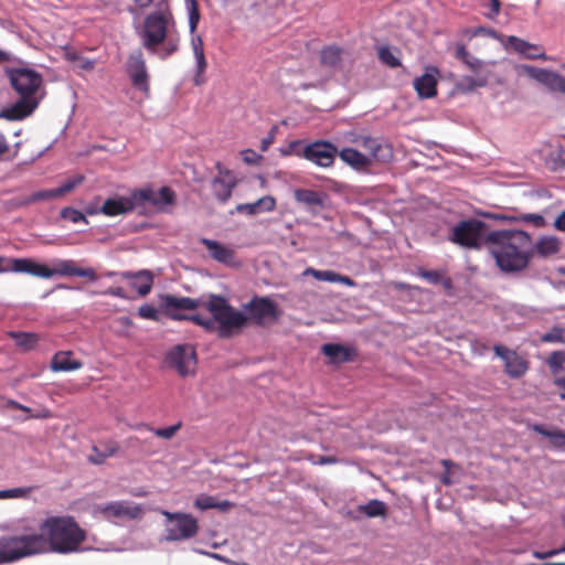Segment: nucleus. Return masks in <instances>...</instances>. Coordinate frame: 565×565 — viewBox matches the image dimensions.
<instances>
[{
    "label": "nucleus",
    "instance_id": "nucleus-1",
    "mask_svg": "<svg viewBox=\"0 0 565 565\" xmlns=\"http://www.w3.org/2000/svg\"><path fill=\"white\" fill-rule=\"evenodd\" d=\"M86 539V530L74 516H49L40 524V533L1 540L0 564L47 552L62 555L78 553Z\"/></svg>",
    "mask_w": 565,
    "mask_h": 565
},
{
    "label": "nucleus",
    "instance_id": "nucleus-2",
    "mask_svg": "<svg viewBox=\"0 0 565 565\" xmlns=\"http://www.w3.org/2000/svg\"><path fill=\"white\" fill-rule=\"evenodd\" d=\"M174 29L173 15L168 4L162 1L158 3V10L146 15L136 33L143 49L166 60L179 51L180 36Z\"/></svg>",
    "mask_w": 565,
    "mask_h": 565
},
{
    "label": "nucleus",
    "instance_id": "nucleus-3",
    "mask_svg": "<svg viewBox=\"0 0 565 565\" xmlns=\"http://www.w3.org/2000/svg\"><path fill=\"white\" fill-rule=\"evenodd\" d=\"M488 249L505 273L522 271L534 255L532 238L524 231H492L488 236Z\"/></svg>",
    "mask_w": 565,
    "mask_h": 565
},
{
    "label": "nucleus",
    "instance_id": "nucleus-4",
    "mask_svg": "<svg viewBox=\"0 0 565 565\" xmlns=\"http://www.w3.org/2000/svg\"><path fill=\"white\" fill-rule=\"evenodd\" d=\"M12 88L19 95V99L0 110V118L9 121L23 120L31 116L38 108L41 97L38 92L43 78L40 73L31 68H8L6 71Z\"/></svg>",
    "mask_w": 565,
    "mask_h": 565
},
{
    "label": "nucleus",
    "instance_id": "nucleus-5",
    "mask_svg": "<svg viewBox=\"0 0 565 565\" xmlns=\"http://www.w3.org/2000/svg\"><path fill=\"white\" fill-rule=\"evenodd\" d=\"M175 202L177 193L170 186L164 185L154 189L151 184H148L132 190L129 196L117 195L107 199L97 212H131L147 204L157 209H163L173 206ZM86 212L96 211L88 209Z\"/></svg>",
    "mask_w": 565,
    "mask_h": 565
},
{
    "label": "nucleus",
    "instance_id": "nucleus-6",
    "mask_svg": "<svg viewBox=\"0 0 565 565\" xmlns=\"http://www.w3.org/2000/svg\"><path fill=\"white\" fill-rule=\"evenodd\" d=\"M53 265V268H50L32 258H11L10 271L29 274L46 279L55 275L63 277H82L89 281H96L99 278V275L94 268H82L73 259H58L55 260Z\"/></svg>",
    "mask_w": 565,
    "mask_h": 565
},
{
    "label": "nucleus",
    "instance_id": "nucleus-7",
    "mask_svg": "<svg viewBox=\"0 0 565 565\" xmlns=\"http://www.w3.org/2000/svg\"><path fill=\"white\" fill-rule=\"evenodd\" d=\"M204 307L212 318H204L201 327L209 332L217 330L221 338L231 337L234 330L246 324L244 313L232 307L222 296L211 295Z\"/></svg>",
    "mask_w": 565,
    "mask_h": 565
},
{
    "label": "nucleus",
    "instance_id": "nucleus-8",
    "mask_svg": "<svg viewBox=\"0 0 565 565\" xmlns=\"http://www.w3.org/2000/svg\"><path fill=\"white\" fill-rule=\"evenodd\" d=\"M491 232L479 220H465L452 227L450 241L466 248L480 249L483 243L488 245Z\"/></svg>",
    "mask_w": 565,
    "mask_h": 565
},
{
    "label": "nucleus",
    "instance_id": "nucleus-9",
    "mask_svg": "<svg viewBox=\"0 0 565 565\" xmlns=\"http://www.w3.org/2000/svg\"><path fill=\"white\" fill-rule=\"evenodd\" d=\"M289 148L295 154L322 168L331 167L338 154V148L333 143L324 140H317L309 145H303L302 141L296 140L289 143Z\"/></svg>",
    "mask_w": 565,
    "mask_h": 565
},
{
    "label": "nucleus",
    "instance_id": "nucleus-10",
    "mask_svg": "<svg viewBox=\"0 0 565 565\" xmlns=\"http://www.w3.org/2000/svg\"><path fill=\"white\" fill-rule=\"evenodd\" d=\"M202 302L199 299L190 297H178L171 294H164L160 296V307L164 315L175 321H192L193 323L201 326L204 317L200 315H184L180 313V310H194L199 308Z\"/></svg>",
    "mask_w": 565,
    "mask_h": 565
},
{
    "label": "nucleus",
    "instance_id": "nucleus-11",
    "mask_svg": "<svg viewBox=\"0 0 565 565\" xmlns=\"http://www.w3.org/2000/svg\"><path fill=\"white\" fill-rule=\"evenodd\" d=\"M162 514L167 519V541H184L192 539L198 534L199 523L191 514L169 511H162Z\"/></svg>",
    "mask_w": 565,
    "mask_h": 565
},
{
    "label": "nucleus",
    "instance_id": "nucleus-12",
    "mask_svg": "<svg viewBox=\"0 0 565 565\" xmlns=\"http://www.w3.org/2000/svg\"><path fill=\"white\" fill-rule=\"evenodd\" d=\"M243 309L246 312V323L250 321L260 327L276 322L280 317L277 303L269 297L254 296L250 301L243 305Z\"/></svg>",
    "mask_w": 565,
    "mask_h": 565
},
{
    "label": "nucleus",
    "instance_id": "nucleus-13",
    "mask_svg": "<svg viewBox=\"0 0 565 565\" xmlns=\"http://www.w3.org/2000/svg\"><path fill=\"white\" fill-rule=\"evenodd\" d=\"M164 363L181 377L194 375L196 371V352L190 344H177L166 354Z\"/></svg>",
    "mask_w": 565,
    "mask_h": 565
},
{
    "label": "nucleus",
    "instance_id": "nucleus-14",
    "mask_svg": "<svg viewBox=\"0 0 565 565\" xmlns=\"http://www.w3.org/2000/svg\"><path fill=\"white\" fill-rule=\"evenodd\" d=\"M126 72L132 86L148 96L150 93V76L141 49L129 53L126 62Z\"/></svg>",
    "mask_w": 565,
    "mask_h": 565
},
{
    "label": "nucleus",
    "instance_id": "nucleus-15",
    "mask_svg": "<svg viewBox=\"0 0 565 565\" xmlns=\"http://www.w3.org/2000/svg\"><path fill=\"white\" fill-rule=\"evenodd\" d=\"M217 174L211 181V190L215 199L222 203L227 202L233 189L237 184L236 174L225 168L220 161L215 163Z\"/></svg>",
    "mask_w": 565,
    "mask_h": 565
},
{
    "label": "nucleus",
    "instance_id": "nucleus-16",
    "mask_svg": "<svg viewBox=\"0 0 565 565\" xmlns=\"http://www.w3.org/2000/svg\"><path fill=\"white\" fill-rule=\"evenodd\" d=\"M97 512L108 521L115 520H136L141 518L142 508L139 504L129 501H114L96 508Z\"/></svg>",
    "mask_w": 565,
    "mask_h": 565
},
{
    "label": "nucleus",
    "instance_id": "nucleus-17",
    "mask_svg": "<svg viewBox=\"0 0 565 565\" xmlns=\"http://www.w3.org/2000/svg\"><path fill=\"white\" fill-rule=\"evenodd\" d=\"M493 351L504 362V372L511 379L522 377L529 370V362L516 351L495 344Z\"/></svg>",
    "mask_w": 565,
    "mask_h": 565
},
{
    "label": "nucleus",
    "instance_id": "nucleus-18",
    "mask_svg": "<svg viewBox=\"0 0 565 565\" xmlns=\"http://www.w3.org/2000/svg\"><path fill=\"white\" fill-rule=\"evenodd\" d=\"M523 72L531 78L547 87L551 92L565 94V77L557 72L523 65Z\"/></svg>",
    "mask_w": 565,
    "mask_h": 565
},
{
    "label": "nucleus",
    "instance_id": "nucleus-19",
    "mask_svg": "<svg viewBox=\"0 0 565 565\" xmlns=\"http://www.w3.org/2000/svg\"><path fill=\"white\" fill-rule=\"evenodd\" d=\"M119 277L128 280L129 286L135 289L140 297H146L150 294L154 281V275L149 269L119 271Z\"/></svg>",
    "mask_w": 565,
    "mask_h": 565
},
{
    "label": "nucleus",
    "instance_id": "nucleus-20",
    "mask_svg": "<svg viewBox=\"0 0 565 565\" xmlns=\"http://www.w3.org/2000/svg\"><path fill=\"white\" fill-rule=\"evenodd\" d=\"M503 45L507 50H512L530 60H546L547 58L544 51L537 44L530 43V42H527L523 39H520L515 35L507 36Z\"/></svg>",
    "mask_w": 565,
    "mask_h": 565
},
{
    "label": "nucleus",
    "instance_id": "nucleus-21",
    "mask_svg": "<svg viewBox=\"0 0 565 565\" xmlns=\"http://www.w3.org/2000/svg\"><path fill=\"white\" fill-rule=\"evenodd\" d=\"M201 244L209 250L210 257L226 266H238L235 250L228 246L210 238H201Z\"/></svg>",
    "mask_w": 565,
    "mask_h": 565
},
{
    "label": "nucleus",
    "instance_id": "nucleus-22",
    "mask_svg": "<svg viewBox=\"0 0 565 565\" xmlns=\"http://www.w3.org/2000/svg\"><path fill=\"white\" fill-rule=\"evenodd\" d=\"M295 200L308 209H329V195L323 191L297 189L294 192Z\"/></svg>",
    "mask_w": 565,
    "mask_h": 565
},
{
    "label": "nucleus",
    "instance_id": "nucleus-23",
    "mask_svg": "<svg viewBox=\"0 0 565 565\" xmlns=\"http://www.w3.org/2000/svg\"><path fill=\"white\" fill-rule=\"evenodd\" d=\"M438 73L436 67H429L426 73L414 79V88L420 98H433L437 95Z\"/></svg>",
    "mask_w": 565,
    "mask_h": 565
},
{
    "label": "nucleus",
    "instance_id": "nucleus-24",
    "mask_svg": "<svg viewBox=\"0 0 565 565\" xmlns=\"http://www.w3.org/2000/svg\"><path fill=\"white\" fill-rule=\"evenodd\" d=\"M305 276H312L317 280L320 281H328V282H340L342 285H345L348 287H354L355 281L349 277L341 274H338L333 270H318L312 267H308L303 271Z\"/></svg>",
    "mask_w": 565,
    "mask_h": 565
},
{
    "label": "nucleus",
    "instance_id": "nucleus-25",
    "mask_svg": "<svg viewBox=\"0 0 565 565\" xmlns=\"http://www.w3.org/2000/svg\"><path fill=\"white\" fill-rule=\"evenodd\" d=\"M338 154L341 160L356 170H363L371 163L369 157L353 148H344Z\"/></svg>",
    "mask_w": 565,
    "mask_h": 565
},
{
    "label": "nucleus",
    "instance_id": "nucleus-26",
    "mask_svg": "<svg viewBox=\"0 0 565 565\" xmlns=\"http://www.w3.org/2000/svg\"><path fill=\"white\" fill-rule=\"evenodd\" d=\"M561 243L555 236H542L534 244V249L542 257H550L557 254Z\"/></svg>",
    "mask_w": 565,
    "mask_h": 565
},
{
    "label": "nucleus",
    "instance_id": "nucleus-27",
    "mask_svg": "<svg viewBox=\"0 0 565 565\" xmlns=\"http://www.w3.org/2000/svg\"><path fill=\"white\" fill-rule=\"evenodd\" d=\"M276 201L273 196L267 195L257 199L250 203L238 204L237 212H271L275 209Z\"/></svg>",
    "mask_w": 565,
    "mask_h": 565
},
{
    "label": "nucleus",
    "instance_id": "nucleus-28",
    "mask_svg": "<svg viewBox=\"0 0 565 565\" xmlns=\"http://www.w3.org/2000/svg\"><path fill=\"white\" fill-rule=\"evenodd\" d=\"M322 353L332 362H349L352 360V351L341 344L327 343L322 345Z\"/></svg>",
    "mask_w": 565,
    "mask_h": 565
},
{
    "label": "nucleus",
    "instance_id": "nucleus-29",
    "mask_svg": "<svg viewBox=\"0 0 565 565\" xmlns=\"http://www.w3.org/2000/svg\"><path fill=\"white\" fill-rule=\"evenodd\" d=\"M82 367V362L72 360L71 352H58L53 356L52 369L56 372L74 371Z\"/></svg>",
    "mask_w": 565,
    "mask_h": 565
},
{
    "label": "nucleus",
    "instance_id": "nucleus-30",
    "mask_svg": "<svg viewBox=\"0 0 565 565\" xmlns=\"http://www.w3.org/2000/svg\"><path fill=\"white\" fill-rule=\"evenodd\" d=\"M342 61V50L335 45H329L321 50L320 62L329 68H337Z\"/></svg>",
    "mask_w": 565,
    "mask_h": 565
},
{
    "label": "nucleus",
    "instance_id": "nucleus-31",
    "mask_svg": "<svg viewBox=\"0 0 565 565\" xmlns=\"http://www.w3.org/2000/svg\"><path fill=\"white\" fill-rule=\"evenodd\" d=\"M56 223L60 225V227L66 230V231H71V232H83L84 230L83 228H71L70 227V224H74V225H87L88 222L85 217V214H60L58 217L56 218Z\"/></svg>",
    "mask_w": 565,
    "mask_h": 565
},
{
    "label": "nucleus",
    "instance_id": "nucleus-32",
    "mask_svg": "<svg viewBox=\"0 0 565 565\" xmlns=\"http://www.w3.org/2000/svg\"><path fill=\"white\" fill-rule=\"evenodd\" d=\"M532 428L540 435L547 437L554 447L562 448L565 446V431L558 429L550 430L540 424L533 425Z\"/></svg>",
    "mask_w": 565,
    "mask_h": 565
},
{
    "label": "nucleus",
    "instance_id": "nucleus-33",
    "mask_svg": "<svg viewBox=\"0 0 565 565\" xmlns=\"http://www.w3.org/2000/svg\"><path fill=\"white\" fill-rule=\"evenodd\" d=\"M359 510L369 518L386 516L387 507L385 502L380 500H371L367 503L360 505Z\"/></svg>",
    "mask_w": 565,
    "mask_h": 565
},
{
    "label": "nucleus",
    "instance_id": "nucleus-34",
    "mask_svg": "<svg viewBox=\"0 0 565 565\" xmlns=\"http://www.w3.org/2000/svg\"><path fill=\"white\" fill-rule=\"evenodd\" d=\"M10 337L15 341V344L23 350L33 349L39 341L38 334L29 332H11Z\"/></svg>",
    "mask_w": 565,
    "mask_h": 565
},
{
    "label": "nucleus",
    "instance_id": "nucleus-35",
    "mask_svg": "<svg viewBox=\"0 0 565 565\" xmlns=\"http://www.w3.org/2000/svg\"><path fill=\"white\" fill-rule=\"evenodd\" d=\"M456 57L461 60L473 72H477L482 66V61L477 57H473L465 45L458 44L456 47Z\"/></svg>",
    "mask_w": 565,
    "mask_h": 565
},
{
    "label": "nucleus",
    "instance_id": "nucleus-36",
    "mask_svg": "<svg viewBox=\"0 0 565 565\" xmlns=\"http://www.w3.org/2000/svg\"><path fill=\"white\" fill-rule=\"evenodd\" d=\"M488 84V79L484 76H463L457 84V87L462 92H472L477 87H484Z\"/></svg>",
    "mask_w": 565,
    "mask_h": 565
},
{
    "label": "nucleus",
    "instance_id": "nucleus-37",
    "mask_svg": "<svg viewBox=\"0 0 565 565\" xmlns=\"http://www.w3.org/2000/svg\"><path fill=\"white\" fill-rule=\"evenodd\" d=\"M193 55L195 58V67H196L193 82H194L195 86H201L202 84L205 83L204 73H205L207 63L205 60L204 52L193 53Z\"/></svg>",
    "mask_w": 565,
    "mask_h": 565
},
{
    "label": "nucleus",
    "instance_id": "nucleus-38",
    "mask_svg": "<svg viewBox=\"0 0 565 565\" xmlns=\"http://www.w3.org/2000/svg\"><path fill=\"white\" fill-rule=\"evenodd\" d=\"M484 216H491L493 218L507 220V221H518L522 220L525 222L533 223L536 226H540L544 223V218L542 214H524L522 217L512 216L509 214H483Z\"/></svg>",
    "mask_w": 565,
    "mask_h": 565
},
{
    "label": "nucleus",
    "instance_id": "nucleus-39",
    "mask_svg": "<svg viewBox=\"0 0 565 565\" xmlns=\"http://www.w3.org/2000/svg\"><path fill=\"white\" fill-rule=\"evenodd\" d=\"M83 174L72 175L64 181L61 182L58 186H56V192L58 196H63L64 194L73 191L77 185H79L84 181Z\"/></svg>",
    "mask_w": 565,
    "mask_h": 565
},
{
    "label": "nucleus",
    "instance_id": "nucleus-40",
    "mask_svg": "<svg viewBox=\"0 0 565 565\" xmlns=\"http://www.w3.org/2000/svg\"><path fill=\"white\" fill-rule=\"evenodd\" d=\"M379 58L383 64L393 68L401 65L399 58L394 54V52L388 46L380 47Z\"/></svg>",
    "mask_w": 565,
    "mask_h": 565
},
{
    "label": "nucleus",
    "instance_id": "nucleus-41",
    "mask_svg": "<svg viewBox=\"0 0 565 565\" xmlns=\"http://www.w3.org/2000/svg\"><path fill=\"white\" fill-rule=\"evenodd\" d=\"M182 424L179 422L175 425L164 427V428H151L149 425H143V427L150 431H152L157 437L163 439H171L180 429Z\"/></svg>",
    "mask_w": 565,
    "mask_h": 565
},
{
    "label": "nucleus",
    "instance_id": "nucleus-42",
    "mask_svg": "<svg viewBox=\"0 0 565 565\" xmlns=\"http://www.w3.org/2000/svg\"><path fill=\"white\" fill-rule=\"evenodd\" d=\"M66 57L70 62H73L77 68L83 71H92L95 66V61L83 57L76 52L67 53Z\"/></svg>",
    "mask_w": 565,
    "mask_h": 565
},
{
    "label": "nucleus",
    "instance_id": "nucleus-43",
    "mask_svg": "<svg viewBox=\"0 0 565 565\" xmlns=\"http://www.w3.org/2000/svg\"><path fill=\"white\" fill-rule=\"evenodd\" d=\"M188 11H189V28L190 33L194 34L198 23L200 21V11L196 0H190L188 3Z\"/></svg>",
    "mask_w": 565,
    "mask_h": 565
},
{
    "label": "nucleus",
    "instance_id": "nucleus-44",
    "mask_svg": "<svg viewBox=\"0 0 565 565\" xmlns=\"http://www.w3.org/2000/svg\"><path fill=\"white\" fill-rule=\"evenodd\" d=\"M565 363V352L564 351H554L547 359V364L552 372L556 374L558 371L563 370V365Z\"/></svg>",
    "mask_w": 565,
    "mask_h": 565
},
{
    "label": "nucleus",
    "instance_id": "nucleus-45",
    "mask_svg": "<svg viewBox=\"0 0 565 565\" xmlns=\"http://www.w3.org/2000/svg\"><path fill=\"white\" fill-rule=\"evenodd\" d=\"M471 35L472 36L486 35V36L499 40L502 44L504 43V41L507 39V36H503L502 34H500L494 29L486 28V26H477V28H475L472 30V32H471Z\"/></svg>",
    "mask_w": 565,
    "mask_h": 565
},
{
    "label": "nucleus",
    "instance_id": "nucleus-46",
    "mask_svg": "<svg viewBox=\"0 0 565 565\" xmlns=\"http://www.w3.org/2000/svg\"><path fill=\"white\" fill-rule=\"evenodd\" d=\"M542 342H556L564 343V329L561 327H554L551 331L544 333L541 337Z\"/></svg>",
    "mask_w": 565,
    "mask_h": 565
},
{
    "label": "nucleus",
    "instance_id": "nucleus-47",
    "mask_svg": "<svg viewBox=\"0 0 565 565\" xmlns=\"http://www.w3.org/2000/svg\"><path fill=\"white\" fill-rule=\"evenodd\" d=\"M138 316L142 319H148V320H152V321L159 320L158 309L150 303H145V305L140 306L138 309Z\"/></svg>",
    "mask_w": 565,
    "mask_h": 565
},
{
    "label": "nucleus",
    "instance_id": "nucleus-48",
    "mask_svg": "<svg viewBox=\"0 0 565 565\" xmlns=\"http://www.w3.org/2000/svg\"><path fill=\"white\" fill-rule=\"evenodd\" d=\"M31 490V488H13L8 490H1L0 499L25 498L29 495Z\"/></svg>",
    "mask_w": 565,
    "mask_h": 565
},
{
    "label": "nucleus",
    "instance_id": "nucleus-49",
    "mask_svg": "<svg viewBox=\"0 0 565 565\" xmlns=\"http://www.w3.org/2000/svg\"><path fill=\"white\" fill-rule=\"evenodd\" d=\"M216 499L212 495L200 494L195 501L194 507L199 510L214 509Z\"/></svg>",
    "mask_w": 565,
    "mask_h": 565
},
{
    "label": "nucleus",
    "instance_id": "nucleus-50",
    "mask_svg": "<svg viewBox=\"0 0 565 565\" xmlns=\"http://www.w3.org/2000/svg\"><path fill=\"white\" fill-rule=\"evenodd\" d=\"M60 198L57 195L56 189H50V190H42L33 193L28 201L30 202H36V201H44V200H52Z\"/></svg>",
    "mask_w": 565,
    "mask_h": 565
},
{
    "label": "nucleus",
    "instance_id": "nucleus-51",
    "mask_svg": "<svg viewBox=\"0 0 565 565\" xmlns=\"http://www.w3.org/2000/svg\"><path fill=\"white\" fill-rule=\"evenodd\" d=\"M481 6L484 8H489L490 11L484 13V15L489 19H493L497 17L501 9V2L499 0H480Z\"/></svg>",
    "mask_w": 565,
    "mask_h": 565
},
{
    "label": "nucleus",
    "instance_id": "nucleus-52",
    "mask_svg": "<svg viewBox=\"0 0 565 565\" xmlns=\"http://www.w3.org/2000/svg\"><path fill=\"white\" fill-rule=\"evenodd\" d=\"M420 276L434 285L439 284L443 279V275L437 270H424L420 273Z\"/></svg>",
    "mask_w": 565,
    "mask_h": 565
},
{
    "label": "nucleus",
    "instance_id": "nucleus-53",
    "mask_svg": "<svg viewBox=\"0 0 565 565\" xmlns=\"http://www.w3.org/2000/svg\"><path fill=\"white\" fill-rule=\"evenodd\" d=\"M102 295H108L121 299H127L128 296L122 287H109L107 290L103 291Z\"/></svg>",
    "mask_w": 565,
    "mask_h": 565
},
{
    "label": "nucleus",
    "instance_id": "nucleus-54",
    "mask_svg": "<svg viewBox=\"0 0 565 565\" xmlns=\"http://www.w3.org/2000/svg\"><path fill=\"white\" fill-rule=\"evenodd\" d=\"M242 157H243V160L249 164L256 163L258 161V159H260V156L252 149H246V150L242 151Z\"/></svg>",
    "mask_w": 565,
    "mask_h": 565
},
{
    "label": "nucleus",
    "instance_id": "nucleus-55",
    "mask_svg": "<svg viewBox=\"0 0 565 565\" xmlns=\"http://www.w3.org/2000/svg\"><path fill=\"white\" fill-rule=\"evenodd\" d=\"M559 553H565V546H563L561 548H556V550H550L546 552H536V553H534V556L539 559H545V558L553 557Z\"/></svg>",
    "mask_w": 565,
    "mask_h": 565
},
{
    "label": "nucleus",
    "instance_id": "nucleus-56",
    "mask_svg": "<svg viewBox=\"0 0 565 565\" xmlns=\"http://www.w3.org/2000/svg\"><path fill=\"white\" fill-rule=\"evenodd\" d=\"M191 46H192L193 53L204 52L203 40L200 35H192Z\"/></svg>",
    "mask_w": 565,
    "mask_h": 565
},
{
    "label": "nucleus",
    "instance_id": "nucleus-57",
    "mask_svg": "<svg viewBox=\"0 0 565 565\" xmlns=\"http://www.w3.org/2000/svg\"><path fill=\"white\" fill-rule=\"evenodd\" d=\"M233 507H234V503L231 502V501H227V500L218 501V500H216L214 509H217L220 511L225 512V511H228L230 509H232Z\"/></svg>",
    "mask_w": 565,
    "mask_h": 565
},
{
    "label": "nucleus",
    "instance_id": "nucleus-58",
    "mask_svg": "<svg viewBox=\"0 0 565 565\" xmlns=\"http://www.w3.org/2000/svg\"><path fill=\"white\" fill-rule=\"evenodd\" d=\"M10 150V145L6 136L0 131V158Z\"/></svg>",
    "mask_w": 565,
    "mask_h": 565
},
{
    "label": "nucleus",
    "instance_id": "nucleus-59",
    "mask_svg": "<svg viewBox=\"0 0 565 565\" xmlns=\"http://www.w3.org/2000/svg\"><path fill=\"white\" fill-rule=\"evenodd\" d=\"M11 258L0 256V273L10 271Z\"/></svg>",
    "mask_w": 565,
    "mask_h": 565
},
{
    "label": "nucleus",
    "instance_id": "nucleus-60",
    "mask_svg": "<svg viewBox=\"0 0 565 565\" xmlns=\"http://www.w3.org/2000/svg\"><path fill=\"white\" fill-rule=\"evenodd\" d=\"M316 462L319 465H331L337 463L338 459L333 456H320Z\"/></svg>",
    "mask_w": 565,
    "mask_h": 565
},
{
    "label": "nucleus",
    "instance_id": "nucleus-61",
    "mask_svg": "<svg viewBox=\"0 0 565 565\" xmlns=\"http://www.w3.org/2000/svg\"><path fill=\"white\" fill-rule=\"evenodd\" d=\"M119 447L116 443L111 441L109 444H107L106 446V452L104 454V458L108 457V456H113L115 455L117 451H118Z\"/></svg>",
    "mask_w": 565,
    "mask_h": 565
},
{
    "label": "nucleus",
    "instance_id": "nucleus-62",
    "mask_svg": "<svg viewBox=\"0 0 565 565\" xmlns=\"http://www.w3.org/2000/svg\"><path fill=\"white\" fill-rule=\"evenodd\" d=\"M14 60V56L8 52L0 49V64L10 63Z\"/></svg>",
    "mask_w": 565,
    "mask_h": 565
},
{
    "label": "nucleus",
    "instance_id": "nucleus-63",
    "mask_svg": "<svg viewBox=\"0 0 565 565\" xmlns=\"http://www.w3.org/2000/svg\"><path fill=\"white\" fill-rule=\"evenodd\" d=\"M554 225L557 230L565 232V214H558Z\"/></svg>",
    "mask_w": 565,
    "mask_h": 565
},
{
    "label": "nucleus",
    "instance_id": "nucleus-64",
    "mask_svg": "<svg viewBox=\"0 0 565 565\" xmlns=\"http://www.w3.org/2000/svg\"><path fill=\"white\" fill-rule=\"evenodd\" d=\"M554 384L556 386H559L564 390L563 393L559 394L561 398L565 401V376H562V377H556L554 380Z\"/></svg>",
    "mask_w": 565,
    "mask_h": 565
}]
</instances>
